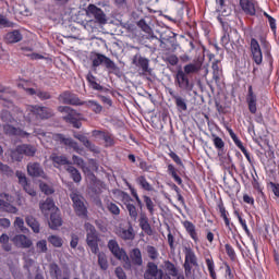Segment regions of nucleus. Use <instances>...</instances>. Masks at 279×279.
I'll list each match as a JSON object with an SVG mask.
<instances>
[{
  "instance_id": "obj_34",
  "label": "nucleus",
  "mask_w": 279,
  "mask_h": 279,
  "mask_svg": "<svg viewBox=\"0 0 279 279\" xmlns=\"http://www.w3.org/2000/svg\"><path fill=\"white\" fill-rule=\"evenodd\" d=\"M21 40H23V35L19 29L9 32L4 36V43H8V44L21 43Z\"/></svg>"
},
{
  "instance_id": "obj_22",
  "label": "nucleus",
  "mask_w": 279,
  "mask_h": 279,
  "mask_svg": "<svg viewBox=\"0 0 279 279\" xmlns=\"http://www.w3.org/2000/svg\"><path fill=\"white\" fill-rule=\"evenodd\" d=\"M138 226L148 236L154 234V229H151V225L149 223V217H147L145 211L140 213Z\"/></svg>"
},
{
  "instance_id": "obj_56",
  "label": "nucleus",
  "mask_w": 279,
  "mask_h": 279,
  "mask_svg": "<svg viewBox=\"0 0 279 279\" xmlns=\"http://www.w3.org/2000/svg\"><path fill=\"white\" fill-rule=\"evenodd\" d=\"M146 252L150 260H156L158 258V250L156 248V246H146Z\"/></svg>"
},
{
  "instance_id": "obj_5",
  "label": "nucleus",
  "mask_w": 279,
  "mask_h": 279,
  "mask_svg": "<svg viewBox=\"0 0 279 279\" xmlns=\"http://www.w3.org/2000/svg\"><path fill=\"white\" fill-rule=\"evenodd\" d=\"M107 247L117 260H121L122 267L125 271H132V262H130V256L125 250L119 246V242H117V240H109Z\"/></svg>"
},
{
  "instance_id": "obj_6",
  "label": "nucleus",
  "mask_w": 279,
  "mask_h": 279,
  "mask_svg": "<svg viewBox=\"0 0 279 279\" xmlns=\"http://www.w3.org/2000/svg\"><path fill=\"white\" fill-rule=\"evenodd\" d=\"M84 228L86 232V244L88 245L92 254H99V242L101 241L99 232L90 222H86Z\"/></svg>"
},
{
  "instance_id": "obj_29",
  "label": "nucleus",
  "mask_w": 279,
  "mask_h": 279,
  "mask_svg": "<svg viewBox=\"0 0 279 279\" xmlns=\"http://www.w3.org/2000/svg\"><path fill=\"white\" fill-rule=\"evenodd\" d=\"M183 228H185L187 234L191 236L194 243H199V234H197V229L193 222L185 220L183 222Z\"/></svg>"
},
{
  "instance_id": "obj_53",
  "label": "nucleus",
  "mask_w": 279,
  "mask_h": 279,
  "mask_svg": "<svg viewBox=\"0 0 279 279\" xmlns=\"http://www.w3.org/2000/svg\"><path fill=\"white\" fill-rule=\"evenodd\" d=\"M107 210H109V213L111 215H114L116 217H119V215H121V209L118 207L117 204L112 202L107 203Z\"/></svg>"
},
{
  "instance_id": "obj_9",
  "label": "nucleus",
  "mask_w": 279,
  "mask_h": 279,
  "mask_svg": "<svg viewBox=\"0 0 279 279\" xmlns=\"http://www.w3.org/2000/svg\"><path fill=\"white\" fill-rule=\"evenodd\" d=\"M120 197L122 198V202L129 213V217L132 219V221L138 220V208H136V205H134V199H132V196L128 194V192L119 191Z\"/></svg>"
},
{
  "instance_id": "obj_25",
  "label": "nucleus",
  "mask_w": 279,
  "mask_h": 279,
  "mask_svg": "<svg viewBox=\"0 0 279 279\" xmlns=\"http://www.w3.org/2000/svg\"><path fill=\"white\" fill-rule=\"evenodd\" d=\"M168 93H169L170 97H172V99L177 106V110L179 112H186V110H189V107L186 105V99L182 98V96L174 93L171 88L168 90Z\"/></svg>"
},
{
  "instance_id": "obj_59",
  "label": "nucleus",
  "mask_w": 279,
  "mask_h": 279,
  "mask_svg": "<svg viewBox=\"0 0 279 279\" xmlns=\"http://www.w3.org/2000/svg\"><path fill=\"white\" fill-rule=\"evenodd\" d=\"M1 210L5 213H16V207L12 206L10 203H5V201H1Z\"/></svg>"
},
{
  "instance_id": "obj_60",
  "label": "nucleus",
  "mask_w": 279,
  "mask_h": 279,
  "mask_svg": "<svg viewBox=\"0 0 279 279\" xmlns=\"http://www.w3.org/2000/svg\"><path fill=\"white\" fill-rule=\"evenodd\" d=\"M37 97L40 99V101H47L51 99V93L38 89Z\"/></svg>"
},
{
  "instance_id": "obj_58",
  "label": "nucleus",
  "mask_w": 279,
  "mask_h": 279,
  "mask_svg": "<svg viewBox=\"0 0 279 279\" xmlns=\"http://www.w3.org/2000/svg\"><path fill=\"white\" fill-rule=\"evenodd\" d=\"M36 248L39 254L47 253V240H40L36 243Z\"/></svg>"
},
{
  "instance_id": "obj_23",
  "label": "nucleus",
  "mask_w": 279,
  "mask_h": 279,
  "mask_svg": "<svg viewBox=\"0 0 279 279\" xmlns=\"http://www.w3.org/2000/svg\"><path fill=\"white\" fill-rule=\"evenodd\" d=\"M39 208L44 217H49L51 213H56V209H59L58 206H56V202H53V198L51 197H47L44 203H40Z\"/></svg>"
},
{
  "instance_id": "obj_12",
  "label": "nucleus",
  "mask_w": 279,
  "mask_h": 279,
  "mask_svg": "<svg viewBox=\"0 0 279 279\" xmlns=\"http://www.w3.org/2000/svg\"><path fill=\"white\" fill-rule=\"evenodd\" d=\"M53 141L59 143V145H63V147H68V149H73L76 154H80V144H77L73 138L66 137L65 134L56 133L53 135Z\"/></svg>"
},
{
  "instance_id": "obj_35",
  "label": "nucleus",
  "mask_w": 279,
  "mask_h": 279,
  "mask_svg": "<svg viewBox=\"0 0 279 279\" xmlns=\"http://www.w3.org/2000/svg\"><path fill=\"white\" fill-rule=\"evenodd\" d=\"M162 271V269H158V265H156V263L154 262H148L147 266H146V271L144 274V279L146 278H156V276H158V274Z\"/></svg>"
},
{
  "instance_id": "obj_7",
  "label": "nucleus",
  "mask_w": 279,
  "mask_h": 279,
  "mask_svg": "<svg viewBox=\"0 0 279 279\" xmlns=\"http://www.w3.org/2000/svg\"><path fill=\"white\" fill-rule=\"evenodd\" d=\"M183 254H185L183 268L186 278H189L193 274V267H199V264L197 263V255H195V251L191 246H184Z\"/></svg>"
},
{
  "instance_id": "obj_54",
  "label": "nucleus",
  "mask_w": 279,
  "mask_h": 279,
  "mask_svg": "<svg viewBox=\"0 0 279 279\" xmlns=\"http://www.w3.org/2000/svg\"><path fill=\"white\" fill-rule=\"evenodd\" d=\"M140 169H142V171H146L148 173H154V171H156V166L149 165V163H147V161L141 160Z\"/></svg>"
},
{
  "instance_id": "obj_26",
  "label": "nucleus",
  "mask_w": 279,
  "mask_h": 279,
  "mask_svg": "<svg viewBox=\"0 0 279 279\" xmlns=\"http://www.w3.org/2000/svg\"><path fill=\"white\" fill-rule=\"evenodd\" d=\"M217 208L219 210L221 219H223L225 221L226 228H228V230L232 232V228H234V223L230 222V218H228L230 214L228 213V210H226V206H223V201H220L218 203Z\"/></svg>"
},
{
  "instance_id": "obj_40",
  "label": "nucleus",
  "mask_w": 279,
  "mask_h": 279,
  "mask_svg": "<svg viewBox=\"0 0 279 279\" xmlns=\"http://www.w3.org/2000/svg\"><path fill=\"white\" fill-rule=\"evenodd\" d=\"M20 151H22V156H28L33 158V156H36V147L29 144H22L19 145Z\"/></svg>"
},
{
  "instance_id": "obj_21",
  "label": "nucleus",
  "mask_w": 279,
  "mask_h": 279,
  "mask_svg": "<svg viewBox=\"0 0 279 279\" xmlns=\"http://www.w3.org/2000/svg\"><path fill=\"white\" fill-rule=\"evenodd\" d=\"M15 175L19 180V184L23 186L25 193L31 195V197H36V192L34 191V187H32V183L27 180V177H25V173L23 171H16Z\"/></svg>"
},
{
  "instance_id": "obj_2",
  "label": "nucleus",
  "mask_w": 279,
  "mask_h": 279,
  "mask_svg": "<svg viewBox=\"0 0 279 279\" xmlns=\"http://www.w3.org/2000/svg\"><path fill=\"white\" fill-rule=\"evenodd\" d=\"M89 60L92 61L93 69H97L98 66H105L109 73H112L117 77H121L123 72H121V68L112 61V59L108 58L106 54L99 52H92L89 56Z\"/></svg>"
},
{
  "instance_id": "obj_46",
  "label": "nucleus",
  "mask_w": 279,
  "mask_h": 279,
  "mask_svg": "<svg viewBox=\"0 0 279 279\" xmlns=\"http://www.w3.org/2000/svg\"><path fill=\"white\" fill-rule=\"evenodd\" d=\"M223 265H225V278L226 279H235L236 270H234V267L230 266V264H228V262H225Z\"/></svg>"
},
{
  "instance_id": "obj_4",
  "label": "nucleus",
  "mask_w": 279,
  "mask_h": 279,
  "mask_svg": "<svg viewBox=\"0 0 279 279\" xmlns=\"http://www.w3.org/2000/svg\"><path fill=\"white\" fill-rule=\"evenodd\" d=\"M70 199H72V207L76 215L81 219H88V206H86V198L80 191L73 190L70 193Z\"/></svg>"
},
{
  "instance_id": "obj_57",
  "label": "nucleus",
  "mask_w": 279,
  "mask_h": 279,
  "mask_svg": "<svg viewBox=\"0 0 279 279\" xmlns=\"http://www.w3.org/2000/svg\"><path fill=\"white\" fill-rule=\"evenodd\" d=\"M11 158L12 160H15V162H21V160H23V153L20 150V146H16V148L11 151Z\"/></svg>"
},
{
  "instance_id": "obj_28",
  "label": "nucleus",
  "mask_w": 279,
  "mask_h": 279,
  "mask_svg": "<svg viewBox=\"0 0 279 279\" xmlns=\"http://www.w3.org/2000/svg\"><path fill=\"white\" fill-rule=\"evenodd\" d=\"M129 259L131 263V268H132V265H135V267L143 266V253H141V248L138 247L133 248L130 253Z\"/></svg>"
},
{
  "instance_id": "obj_50",
  "label": "nucleus",
  "mask_w": 279,
  "mask_h": 279,
  "mask_svg": "<svg viewBox=\"0 0 279 279\" xmlns=\"http://www.w3.org/2000/svg\"><path fill=\"white\" fill-rule=\"evenodd\" d=\"M39 189L41 191V193H44L45 195H53L56 193V190H53V187L43 181L39 182Z\"/></svg>"
},
{
  "instance_id": "obj_48",
  "label": "nucleus",
  "mask_w": 279,
  "mask_h": 279,
  "mask_svg": "<svg viewBox=\"0 0 279 279\" xmlns=\"http://www.w3.org/2000/svg\"><path fill=\"white\" fill-rule=\"evenodd\" d=\"M163 62H166L167 68L170 69L169 64H170V66H178V63L180 62V59L175 54H167L163 58Z\"/></svg>"
},
{
  "instance_id": "obj_32",
  "label": "nucleus",
  "mask_w": 279,
  "mask_h": 279,
  "mask_svg": "<svg viewBox=\"0 0 279 279\" xmlns=\"http://www.w3.org/2000/svg\"><path fill=\"white\" fill-rule=\"evenodd\" d=\"M240 7L248 16H256V7L250 0H240Z\"/></svg>"
},
{
  "instance_id": "obj_17",
  "label": "nucleus",
  "mask_w": 279,
  "mask_h": 279,
  "mask_svg": "<svg viewBox=\"0 0 279 279\" xmlns=\"http://www.w3.org/2000/svg\"><path fill=\"white\" fill-rule=\"evenodd\" d=\"M26 169L31 178H41V180H49V175L45 173V169H43V166L38 162H28Z\"/></svg>"
},
{
  "instance_id": "obj_18",
  "label": "nucleus",
  "mask_w": 279,
  "mask_h": 279,
  "mask_svg": "<svg viewBox=\"0 0 279 279\" xmlns=\"http://www.w3.org/2000/svg\"><path fill=\"white\" fill-rule=\"evenodd\" d=\"M119 239L122 241H134L136 239V233L134 232V227H132V222H129L128 228L119 227L116 232Z\"/></svg>"
},
{
  "instance_id": "obj_10",
  "label": "nucleus",
  "mask_w": 279,
  "mask_h": 279,
  "mask_svg": "<svg viewBox=\"0 0 279 279\" xmlns=\"http://www.w3.org/2000/svg\"><path fill=\"white\" fill-rule=\"evenodd\" d=\"M223 36L221 37V45L225 47L226 51H235L236 50V44H234V40L230 37L231 34H239V31L231 28L230 26L223 25Z\"/></svg>"
},
{
  "instance_id": "obj_36",
  "label": "nucleus",
  "mask_w": 279,
  "mask_h": 279,
  "mask_svg": "<svg viewBox=\"0 0 279 279\" xmlns=\"http://www.w3.org/2000/svg\"><path fill=\"white\" fill-rule=\"evenodd\" d=\"M25 222L35 234H40V222L34 216H26Z\"/></svg>"
},
{
  "instance_id": "obj_8",
  "label": "nucleus",
  "mask_w": 279,
  "mask_h": 279,
  "mask_svg": "<svg viewBox=\"0 0 279 279\" xmlns=\"http://www.w3.org/2000/svg\"><path fill=\"white\" fill-rule=\"evenodd\" d=\"M58 112H64L66 116L63 117V121L65 123H70L75 130H80L82 128V121H80V113L77 111L69 106H59Z\"/></svg>"
},
{
  "instance_id": "obj_31",
  "label": "nucleus",
  "mask_w": 279,
  "mask_h": 279,
  "mask_svg": "<svg viewBox=\"0 0 279 279\" xmlns=\"http://www.w3.org/2000/svg\"><path fill=\"white\" fill-rule=\"evenodd\" d=\"M4 131L11 136H20V138H29V133L23 131V129L21 128L4 125Z\"/></svg>"
},
{
  "instance_id": "obj_19",
  "label": "nucleus",
  "mask_w": 279,
  "mask_h": 279,
  "mask_svg": "<svg viewBox=\"0 0 279 279\" xmlns=\"http://www.w3.org/2000/svg\"><path fill=\"white\" fill-rule=\"evenodd\" d=\"M86 81L88 82L89 88H92L93 90H98V93H105V95H112V90L97 83V76L93 75V72L87 73Z\"/></svg>"
},
{
  "instance_id": "obj_16",
  "label": "nucleus",
  "mask_w": 279,
  "mask_h": 279,
  "mask_svg": "<svg viewBox=\"0 0 279 279\" xmlns=\"http://www.w3.org/2000/svg\"><path fill=\"white\" fill-rule=\"evenodd\" d=\"M250 49L253 62H255L257 66H260V64H263V50L256 38L251 39Z\"/></svg>"
},
{
  "instance_id": "obj_13",
  "label": "nucleus",
  "mask_w": 279,
  "mask_h": 279,
  "mask_svg": "<svg viewBox=\"0 0 279 279\" xmlns=\"http://www.w3.org/2000/svg\"><path fill=\"white\" fill-rule=\"evenodd\" d=\"M58 101L65 106H82V99L71 90H65L58 96Z\"/></svg>"
},
{
  "instance_id": "obj_47",
  "label": "nucleus",
  "mask_w": 279,
  "mask_h": 279,
  "mask_svg": "<svg viewBox=\"0 0 279 279\" xmlns=\"http://www.w3.org/2000/svg\"><path fill=\"white\" fill-rule=\"evenodd\" d=\"M49 274L51 276V278H60V276H62V269H60V266H58V264L56 263H51L49 264Z\"/></svg>"
},
{
  "instance_id": "obj_51",
  "label": "nucleus",
  "mask_w": 279,
  "mask_h": 279,
  "mask_svg": "<svg viewBox=\"0 0 279 279\" xmlns=\"http://www.w3.org/2000/svg\"><path fill=\"white\" fill-rule=\"evenodd\" d=\"M48 243H51L54 247H62V245H64V240L58 235H49Z\"/></svg>"
},
{
  "instance_id": "obj_33",
  "label": "nucleus",
  "mask_w": 279,
  "mask_h": 279,
  "mask_svg": "<svg viewBox=\"0 0 279 279\" xmlns=\"http://www.w3.org/2000/svg\"><path fill=\"white\" fill-rule=\"evenodd\" d=\"M82 106H85V108L93 110L95 114H101V112H104V106L98 104L97 100H83Z\"/></svg>"
},
{
  "instance_id": "obj_3",
  "label": "nucleus",
  "mask_w": 279,
  "mask_h": 279,
  "mask_svg": "<svg viewBox=\"0 0 279 279\" xmlns=\"http://www.w3.org/2000/svg\"><path fill=\"white\" fill-rule=\"evenodd\" d=\"M126 186H129V191L131 192L132 197H134L135 204L137 205V208L141 210V213H143V208L146 207L148 215L154 217L156 213V203H154V199L144 194L142 196V201L141 196H138V192H136V189H134L132 184L126 182Z\"/></svg>"
},
{
  "instance_id": "obj_11",
  "label": "nucleus",
  "mask_w": 279,
  "mask_h": 279,
  "mask_svg": "<svg viewBox=\"0 0 279 279\" xmlns=\"http://www.w3.org/2000/svg\"><path fill=\"white\" fill-rule=\"evenodd\" d=\"M85 12L87 16H93L99 25H106V23H108V17L106 16L104 10L95 4H88Z\"/></svg>"
},
{
  "instance_id": "obj_41",
  "label": "nucleus",
  "mask_w": 279,
  "mask_h": 279,
  "mask_svg": "<svg viewBox=\"0 0 279 279\" xmlns=\"http://www.w3.org/2000/svg\"><path fill=\"white\" fill-rule=\"evenodd\" d=\"M65 171H68V173H70L73 182H75L76 184H80V182H82V173L80 172V170H77V168H75L73 166H68Z\"/></svg>"
},
{
  "instance_id": "obj_15",
  "label": "nucleus",
  "mask_w": 279,
  "mask_h": 279,
  "mask_svg": "<svg viewBox=\"0 0 279 279\" xmlns=\"http://www.w3.org/2000/svg\"><path fill=\"white\" fill-rule=\"evenodd\" d=\"M132 64L133 66H136L137 69H141L142 75H151V69L149 68V59L142 57L141 53H136L132 58Z\"/></svg>"
},
{
  "instance_id": "obj_63",
  "label": "nucleus",
  "mask_w": 279,
  "mask_h": 279,
  "mask_svg": "<svg viewBox=\"0 0 279 279\" xmlns=\"http://www.w3.org/2000/svg\"><path fill=\"white\" fill-rule=\"evenodd\" d=\"M137 26H140L142 32H145L146 34H149V31L151 29V27H149L147 22H145L143 19L137 22Z\"/></svg>"
},
{
  "instance_id": "obj_64",
  "label": "nucleus",
  "mask_w": 279,
  "mask_h": 279,
  "mask_svg": "<svg viewBox=\"0 0 279 279\" xmlns=\"http://www.w3.org/2000/svg\"><path fill=\"white\" fill-rule=\"evenodd\" d=\"M268 186H270V190L272 191L275 197L279 198V183H275V182L270 181L268 183Z\"/></svg>"
},
{
  "instance_id": "obj_1",
  "label": "nucleus",
  "mask_w": 279,
  "mask_h": 279,
  "mask_svg": "<svg viewBox=\"0 0 279 279\" xmlns=\"http://www.w3.org/2000/svg\"><path fill=\"white\" fill-rule=\"evenodd\" d=\"M202 60L197 59L193 63H187L182 68H178L173 73L174 86L181 93H192L195 88L193 75H197L202 71Z\"/></svg>"
},
{
  "instance_id": "obj_24",
  "label": "nucleus",
  "mask_w": 279,
  "mask_h": 279,
  "mask_svg": "<svg viewBox=\"0 0 279 279\" xmlns=\"http://www.w3.org/2000/svg\"><path fill=\"white\" fill-rule=\"evenodd\" d=\"M62 223V214L60 213V209H56V211L50 214L48 226L50 230H58V228H61Z\"/></svg>"
},
{
  "instance_id": "obj_61",
  "label": "nucleus",
  "mask_w": 279,
  "mask_h": 279,
  "mask_svg": "<svg viewBox=\"0 0 279 279\" xmlns=\"http://www.w3.org/2000/svg\"><path fill=\"white\" fill-rule=\"evenodd\" d=\"M14 225L21 230V232H27V228H25V221L23 220V218L17 217L14 221Z\"/></svg>"
},
{
  "instance_id": "obj_39",
  "label": "nucleus",
  "mask_w": 279,
  "mask_h": 279,
  "mask_svg": "<svg viewBox=\"0 0 279 279\" xmlns=\"http://www.w3.org/2000/svg\"><path fill=\"white\" fill-rule=\"evenodd\" d=\"M36 105H28L26 107V113L24 114V119L27 123H34V119H38V113H36L35 109Z\"/></svg>"
},
{
  "instance_id": "obj_62",
  "label": "nucleus",
  "mask_w": 279,
  "mask_h": 279,
  "mask_svg": "<svg viewBox=\"0 0 279 279\" xmlns=\"http://www.w3.org/2000/svg\"><path fill=\"white\" fill-rule=\"evenodd\" d=\"M114 275L118 279H128V275L125 274V270H123V267L118 266L114 270Z\"/></svg>"
},
{
  "instance_id": "obj_38",
  "label": "nucleus",
  "mask_w": 279,
  "mask_h": 279,
  "mask_svg": "<svg viewBox=\"0 0 279 279\" xmlns=\"http://www.w3.org/2000/svg\"><path fill=\"white\" fill-rule=\"evenodd\" d=\"M74 138H77V141H80L86 149H89V151H95L97 148V146H95V144H93V142H90V140H88L84 134H74Z\"/></svg>"
},
{
  "instance_id": "obj_55",
  "label": "nucleus",
  "mask_w": 279,
  "mask_h": 279,
  "mask_svg": "<svg viewBox=\"0 0 279 279\" xmlns=\"http://www.w3.org/2000/svg\"><path fill=\"white\" fill-rule=\"evenodd\" d=\"M225 250L227 256H229L230 260L234 263V260H236V252L234 251V247H232L230 244H226Z\"/></svg>"
},
{
  "instance_id": "obj_49",
  "label": "nucleus",
  "mask_w": 279,
  "mask_h": 279,
  "mask_svg": "<svg viewBox=\"0 0 279 279\" xmlns=\"http://www.w3.org/2000/svg\"><path fill=\"white\" fill-rule=\"evenodd\" d=\"M205 263L207 265L210 278L217 279V272L215 271V260H213V258H206Z\"/></svg>"
},
{
  "instance_id": "obj_44",
  "label": "nucleus",
  "mask_w": 279,
  "mask_h": 279,
  "mask_svg": "<svg viewBox=\"0 0 279 279\" xmlns=\"http://www.w3.org/2000/svg\"><path fill=\"white\" fill-rule=\"evenodd\" d=\"M136 182L143 191H147V192L154 191V186L149 184V182L147 181V178H145V175L137 177Z\"/></svg>"
},
{
  "instance_id": "obj_14",
  "label": "nucleus",
  "mask_w": 279,
  "mask_h": 279,
  "mask_svg": "<svg viewBox=\"0 0 279 279\" xmlns=\"http://www.w3.org/2000/svg\"><path fill=\"white\" fill-rule=\"evenodd\" d=\"M92 136L98 141H104L105 147H114V135L108 130H94Z\"/></svg>"
},
{
  "instance_id": "obj_20",
  "label": "nucleus",
  "mask_w": 279,
  "mask_h": 279,
  "mask_svg": "<svg viewBox=\"0 0 279 279\" xmlns=\"http://www.w3.org/2000/svg\"><path fill=\"white\" fill-rule=\"evenodd\" d=\"M246 104L248 106V111L251 112V114H256V112L258 111V97L254 93V87H252V85H250L247 89Z\"/></svg>"
},
{
  "instance_id": "obj_42",
  "label": "nucleus",
  "mask_w": 279,
  "mask_h": 279,
  "mask_svg": "<svg viewBox=\"0 0 279 279\" xmlns=\"http://www.w3.org/2000/svg\"><path fill=\"white\" fill-rule=\"evenodd\" d=\"M14 241L19 245H21V247H24V248L31 247L33 245L32 240L24 234L15 235Z\"/></svg>"
},
{
  "instance_id": "obj_45",
  "label": "nucleus",
  "mask_w": 279,
  "mask_h": 279,
  "mask_svg": "<svg viewBox=\"0 0 279 279\" xmlns=\"http://www.w3.org/2000/svg\"><path fill=\"white\" fill-rule=\"evenodd\" d=\"M98 265L102 271H107L109 265H108V256H106V253L98 251Z\"/></svg>"
},
{
  "instance_id": "obj_43",
  "label": "nucleus",
  "mask_w": 279,
  "mask_h": 279,
  "mask_svg": "<svg viewBox=\"0 0 279 279\" xmlns=\"http://www.w3.org/2000/svg\"><path fill=\"white\" fill-rule=\"evenodd\" d=\"M51 160L53 165H59L61 167H64V165H69V167H71V165H73V162H71V160H69V158H66V156L64 155H61V156L52 155Z\"/></svg>"
},
{
  "instance_id": "obj_30",
  "label": "nucleus",
  "mask_w": 279,
  "mask_h": 279,
  "mask_svg": "<svg viewBox=\"0 0 279 279\" xmlns=\"http://www.w3.org/2000/svg\"><path fill=\"white\" fill-rule=\"evenodd\" d=\"M211 141L217 149L218 156H223L226 154V142L215 133L211 134Z\"/></svg>"
},
{
  "instance_id": "obj_52",
  "label": "nucleus",
  "mask_w": 279,
  "mask_h": 279,
  "mask_svg": "<svg viewBox=\"0 0 279 279\" xmlns=\"http://www.w3.org/2000/svg\"><path fill=\"white\" fill-rule=\"evenodd\" d=\"M211 69H213V80H215V82H219L221 77V69H219V61L214 62L211 65Z\"/></svg>"
},
{
  "instance_id": "obj_37",
  "label": "nucleus",
  "mask_w": 279,
  "mask_h": 279,
  "mask_svg": "<svg viewBox=\"0 0 279 279\" xmlns=\"http://www.w3.org/2000/svg\"><path fill=\"white\" fill-rule=\"evenodd\" d=\"M163 269L168 271L169 276H172L173 278H178V276H180V270L171 260L163 262Z\"/></svg>"
},
{
  "instance_id": "obj_27",
  "label": "nucleus",
  "mask_w": 279,
  "mask_h": 279,
  "mask_svg": "<svg viewBox=\"0 0 279 279\" xmlns=\"http://www.w3.org/2000/svg\"><path fill=\"white\" fill-rule=\"evenodd\" d=\"M32 110H35L37 114V119H51L53 117V110L48 107H40L38 105H35V108L32 107Z\"/></svg>"
}]
</instances>
